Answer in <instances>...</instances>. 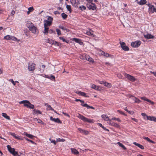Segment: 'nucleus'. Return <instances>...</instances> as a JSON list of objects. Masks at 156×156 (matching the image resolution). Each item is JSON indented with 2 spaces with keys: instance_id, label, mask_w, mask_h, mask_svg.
Returning <instances> with one entry per match:
<instances>
[{
  "instance_id": "1",
  "label": "nucleus",
  "mask_w": 156,
  "mask_h": 156,
  "mask_svg": "<svg viewBox=\"0 0 156 156\" xmlns=\"http://www.w3.org/2000/svg\"><path fill=\"white\" fill-rule=\"evenodd\" d=\"M27 26L29 28V30L31 31L33 33L36 34L38 33L37 29L34 25L32 23L30 22L27 23Z\"/></svg>"
},
{
  "instance_id": "2",
  "label": "nucleus",
  "mask_w": 156,
  "mask_h": 156,
  "mask_svg": "<svg viewBox=\"0 0 156 156\" xmlns=\"http://www.w3.org/2000/svg\"><path fill=\"white\" fill-rule=\"evenodd\" d=\"M19 103L20 104H23L24 106L27 107L31 109H33L34 107V105L31 104L29 101L27 100L21 101L19 102Z\"/></svg>"
},
{
  "instance_id": "3",
  "label": "nucleus",
  "mask_w": 156,
  "mask_h": 156,
  "mask_svg": "<svg viewBox=\"0 0 156 156\" xmlns=\"http://www.w3.org/2000/svg\"><path fill=\"white\" fill-rule=\"evenodd\" d=\"M53 18L51 16H48L47 20H45L44 25L47 26H50L52 22Z\"/></svg>"
},
{
  "instance_id": "4",
  "label": "nucleus",
  "mask_w": 156,
  "mask_h": 156,
  "mask_svg": "<svg viewBox=\"0 0 156 156\" xmlns=\"http://www.w3.org/2000/svg\"><path fill=\"white\" fill-rule=\"evenodd\" d=\"M77 117L78 118L81 119V120H82L84 122H87L89 123H91L93 122L92 120L89 119L80 114H79Z\"/></svg>"
},
{
  "instance_id": "5",
  "label": "nucleus",
  "mask_w": 156,
  "mask_h": 156,
  "mask_svg": "<svg viewBox=\"0 0 156 156\" xmlns=\"http://www.w3.org/2000/svg\"><path fill=\"white\" fill-rule=\"evenodd\" d=\"M4 39L6 40H12L15 41H19L20 40L18 39L16 37L12 36L7 35L4 37Z\"/></svg>"
},
{
  "instance_id": "6",
  "label": "nucleus",
  "mask_w": 156,
  "mask_h": 156,
  "mask_svg": "<svg viewBox=\"0 0 156 156\" xmlns=\"http://www.w3.org/2000/svg\"><path fill=\"white\" fill-rule=\"evenodd\" d=\"M7 147L9 151L13 155L16 156L17 155V152L15 151L14 148H12L9 145H8Z\"/></svg>"
},
{
  "instance_id": "7",
  "label": "nucleus",
  "mask_w": 156,
  "mask_h": 156,
  "mask_svg": "<svg viewBox=\"0 0 156 156\" xmlns=\"http://www.w3.org/2000/svg\"><path fill=\"white\" fill-rule=\"evenodd\" d=\"M124 75L126 78H127L128 80L132 82H134L136 80V79L133 76L126 73H125Z\"/></svg>"
},
{
  "instance_id": "8",
  "label": "nucleus",
  "mask_w": 156,
  "mask_h": 156,
  "mask_svg": "<svg viewBox=\"0 0 156 156\" xmlns=\"http://www.w3.org/2000/svg\"><path fill=\"white\" fill-rule=\"evenodd\" d=\"M141 44V42L140 41H137L132 42L131 45L134 48H137L140 46Z\"/></svg>"
},
{
  "instance_id": "9",
  "label": "nucleus",
  "mask_w": 156,
  "mask_h": 156,
  "mask_svg": "<svg viewBox=\"0 0 156 156\" xmlns=\"http://www.w3.org/2000/svg\"><path fill=\"white\" fill-rule=\"evenodd\" d=\"M87 7L89 9H92L94 10L96 9V6L93 3H89L87 5Z\"/></svg>"
},
{
  "instance_id": "10",
  "label": "nucleus",
  "mask_w": 156,
  "mask_h": 156,
  "mask_svg": "<svg viewBox=\"0 0 156 156\" xmlns=\"http://www.w3.org/2000/svg\"><path fill=\"white\" fill-rule=\"evenodd\" d=\"M35 64L33 63L30 62L28 64V69L30 71H33L35 69Z\"/></svg>"
},
{
  "instance_id": "11",
  "label": "nucleus",
  "mask_w": 156,
  "mask_h": 156,
  "mask_svg": "<svg viewBox=\"0 0 156 156\" xmlns=\"http://www.w3.org/2000/svg\"><path fill=\"white\" fill-rule=\"evenodd\" d=\"M149 6V12L150 13H153L156 12V9L155 8L153 5L151 4L148 5Z\"/></svg>"
},
{
  "instance_id": "12",
  "label": "nucleus",
  "mask_w": 156,
  "mask_h": 156,
  "mask_svg": "<svg viewBox=\"0 0 156 156\" xmlns=\"http://www.w3.org/2000/svg\"><path fill=\"white\" fill-rule=\"evenodd\" d=\"M120 44L121 45V47L123 50L125 51H129V48L126 45L125 43L124 42H120Z\"/></svg>"
},
{
  "instance_id": "13",
  "label": "nucleus",
  "mask_w": 156,
  "mask_h": 156,
  "mask_svg": "<svg viewBox=\"0 0 156 156\" xmlns=\"http://www.w3.org/2000/svg\"><path fill=\"white\" fill-rule=\"evenodd\" d=\"M44 29L43 31L44 35H48L49 33V28L48 26L44 25Z\"/></svg>"
},
{
  "instance_id": "14",
  "label": "nucleus",
  "mask_w": 156,
  "mask_h": 156,
  "mask_svg": "<svg viewBox=\"0 0 156 156\" xmlns=\"http://www.w3.org/2000/svg\"><path fill=\"white\" fill-rule=\"evenodd\" d=\"M50 119L51 120L57 123H61V121L58 118L56 119L52 117L51 116L50 118Z\"/></svg>"
},
{
  "instance_id": "15",
  "label": "nucleus",
  "mask_w": 156,
  "mask_h": 156,
  "mask_svg": "<svg viewBox=\"0 0 156 156\" xmlns=\"http://www.w3.org/2000/svg\"><path fill=\"white\" fill-rule=\"evenodd\" d=\"M78 130L82 133H83L85 135H87L89 134V132L88 131L84 129H83L80 128H78Z\"/></svg>"
},
{
  "instance_id": "16",
  "label": "nucleus",
  "mask_w": 156,
  "mask_h": 156,
  "mask_svg": "<svg viewBox=\"0 0 156 156\" xmlns=\"http://www.w3.org/2000/svg\"><path fill=\"white\" fill-rule=\"evenodd\" d=\"M141 99L143 100L144 101H146L149 102L152 105H154V102L153 101H151L149 99H147L146 97H143L140 98Z\"/></svg>"
},
{
  "instance_id": "17",
  "label": "nucleus",
  "mask_w": 156,
  "mask_h": 156,
  "mask_svg": "<svg viewBox=\"0 0 156 156\" xmlns=\"http://www.w3.org/2000/svg\"><path fill=\"white\" fill-rule=\"evenodd\" d=\"M71 3L75 7L77 6L79 3L78 0H70Z\"/></svg>"
},
{
  "instance_id": "18",
  "label": "nucleus",
  "mask_w": 156,
  "mask_h": 156,
  "mask_svg": "<svg viewBox=\"0 0 156 156\" xmlns=\"http://www.w3.org/2000/svg\"><path fill=\"white\" fill-rule=\"evenodd\" d=\"M144 36L145 38L147 39H153L154 37V36L150 34H145Z\"/></svg>"
},
{
  "instance_id": "19",
  "label": "nucleus",
  "mask_w": 156,
  "mask_h": 156,
  "mask_svg": "<svg viewBox=\"0 0 156 156\" xmlns=\"http://www.w3.org/2000/svg\"><path fill=\"white\" fill-rule=\"evenodd\" d=\"M86 60H87L88 61L90 62H91V63H93L94 62L93 59L92 58L90 57L88 55H86Z\"/></svg>"
},
{
  "instance_id": "20",
  "label": "nucleus",
  "mask_w": 156,
  "mask_h": 156,
  "mask_svg": "<svg viewBox=\"0 0 156 156\" xmlns=\"http://www.w3.org/2000/svg\"><path fill=\"white\" fill-rule=\"evenodd\" d=\"M71 152L75 155L78 154H79V151H77L76 149L74 148H71Z\"/></svg>"
},
{
  "instance_id": "21",
  "label": "nucleus",
  "mask_w": 156,
  "mask_h": 156,
  "mask_svg": "<svg viewBox=\"0 0 156 156\" xmlns=\"http://www.w3.org/2000/svg\"><path fill=\"white\" fill-rule=\"evenodd\" d=\"M33 115H38L39 114H41V112L39 110H36L35 109H34L33 111Z\"/></svg>"
},
{
  "instance_id": "22",
  "label": "nucleus",
  "mask_w": 156,
  "mask_h": 156,
  "mask_svg": "<svg viewBox=\"0 0 156 156\" xmlns=\"http://www.w3.org/2000/svg\"><path fill=\"white\" fill-rule=\"evenodd\" d=\"M147 120L156 122V117L154 116H149Z\"/></svg>"
},
{
  "instance_id": "23",
  "label": "nucleus",
  "mask_w": 156,
  "mask_h": 156,
  "mask_svg": "<svg viewBox=\"0 0 156 156\" xmlns=\"http://www.w3.org/2000/svg\"><path fill=\"white\" fill-rule=\"evenodd\" d=\"M101 117L105 121H111V120L109 119V117L105 115H101Z\"/></svg>"
},
{
  "instance_id": "24",
  "label": "nucleus",
  "mask_w": 156,
  "mask_h": 156,
  "mask_svg": "<svg viewBox=\"0 0 156 156\" xmlns=\"http://www.w3.org/2000/svg\"><path fill=\"white\" fill-rule=\"evenodd\" d=\"M46 42L48 43L51 44H54L55 43H57V42L56 41H53L51 39H48L47 40H46Z\"/></svg>"
},
{
  "instance_id": "25",
  "label": "nucleus",
  "mask_w": 156,
  "mask_h": 156,
  "mask_svg": "<svg viewBox=\"0 0 156 156\" xmlns=\"http://www.w3.org/2000/svg\"><path fill=\"white\" fill-rule=\"evenodd\" d=\"M133 144L137 146L139 148H140L142 149H144V147L143 146L140 144H139L137 143L136 142H134L133 143Z\"/></svg>"
},
{
  "instance_id": "26",
  "label": "nucleus",
  "mask_w": 156,
  "mask_h": 156,
  "mask_svg": "<svg viewBox=\"0 0 156 156\" xmlns=\"http://www.w3.org/2000/svg\"><path fill=\"white\" fill-rule=\"evenodd\" d=\"M91 87L95 90H99L100 87L97 86L94 84H92Z\"/></svg>"
},
{
  "instance_id": "27",
  "label": "nucleus",
  "mask_w": 156,
  "mask_h": 156,
  "mask_svg": "<svg viewBox=\"0 0 156 156\" xmlns=\"http://www.w3.org/2000/svg\"><path fill=\"white\" fill-rule=\"evenodd\" d=\"M82 105L83 107H86L87 109L91 108L93 109H95V108L92 106H89L87 104H85L84 105L82 104Z\"/></svg>"
},
{
  "instance_id": "28",
  "label": "nucleus",
  "mask_w": 156,
  "mask_h": 156,
  "mask_svg": "<svg viewBox=\"0 0 156 156\" xmlns=\"http://www.w3.org/2000/svg\"><path fill=\"white\" fill-rule=\"evenodd\" d=\"M73 40L76 42L79 43L81 45L83 44V42L81 41L80 40L78 39L77 38H73Z\"/></svg>"
},
{
  "instance_id": "29",
  "label": "nucleus",
  "mask_w": 156,
  "mask_h": 156,
  "mask_svg": "<svg viewBox=\"0 0 156 156\" xmlns=\"http://www.w3.org/2000/svg\"><path fill=\"white\" fill-rule=\"evenodd\" d=\"M24 134L25 135L27 136L30 139H32L34 137V136L33 135L28 134L24 132Z\"/></svg>"
},
{
  "instance_id": "30",
  "label": "nucleus",
  "mask_w": 156,
  "mask_h": 156,
  "mask_svg": "<svg viewBox=\"0 0 156 156\" xmlns=\"http://www.w3.org/2000/svg\"><path fill=\"white\" fill-rule=\"evenodd\" d=\"M2 116L6 119L9 120H10V117L9 116H8L6 113H2Z\"/></svg>"
},
{
  "instance_id": "31",
  "label": "nucleus",
  "mask_w": 156,
  "mask_h": 156,
  "mask_svg": "<svg viewBox=\"0 0 156 156\" xmlns=\"http://www.w3.org/2000/svg\"><path fill=\"white\" fill-rule=\"evenodd\" d=\"M100 51L101 52V54L106 57H108L110 56V55L108 53H105L103 51L100 50Z\"/></svg>"
},
{
  "instance_id": "32",
  "label": "nucleus",
  "mask_w": 156,
  "mask_h": 156,
  "mask_svg": "<svg viewBox=\"0 0 156 156\" xmlns=\"http://www.w3.org/2000/svg\"><path fill=\"white\" fill-rule=\"evenodd\" d=\"M46 77L51 80H55V76L53 75H51V76H46Z\"/></svg>"
},
{
  "instance_id": "33",
  "label": "nucleus",
  "mask_w": 156,
  "mask_h": 156,
  "mask_svg": "<svg viewBox=\"0 0 156 156\" xmlns=\"http://www.w3.org/2000/svg\"><path fill=\"white\" fill-rule=\"evenodd\" d=\"M143 139H144L145 140H147L148 142H150V143H153V144H154L155 143V142L154 141H152V140H151L148 137H145V136H144L143 137Z\"/></svg>"
},
{
  "instance_id": "34",
  "label": "nucleus",
  "mask_w": 156,
  "mask_h": 156,
  "mask_svg": "<svg viewBox=\"0 0 156 156\" xmlns=\"http://www.w3.org/2000/svg\"><path fill=\"white\" fill-rule=\"evenodd\" d=\"M117 144H118L120 147L123 148V149L125 150L126 149V148L125 147V146L120 142H118Z\"/></svg>"
},
{
  "instance_id": "35",
  "label": "nucleus",
  "mask_w": 156,
  "mask_h": 156,
  "mask_svg": "<svg viewBox=\"0 0 156 156\" xmlns=\"http://www.w3.org/2000/svg\"><path fill=\"white\" fill-rule=\"evenodd\" d=\"M86 34L89 36H92L93 35V31L90 29L89 31H87L86 32Z\"/></svg>"
},
{
  "instance_id": "36",
  "label": "nucleus",
  "mask_w": 156,
  "mask_h": 156,
  "mask_svg": "<svg viewBox=\"0 0 156 156\" xmlns=\"http://www.w3.org/2000/svg\"><path fill=\"white\" fill-rule=\"evenodd\" d=\"M28 11L27 12V14H29L30 13L32 12L34 10V8L33 7H31L29 8H28Z\"/></svg>"
},
{
  "instance_id": "37",
  "label": "nucleus",
  "mask_w": 156,
  "mask_h": 156,
  "mask_svg": "<svg viewBox=\"0 0 156 156\" xmlns=\"http://www.w3.org/2000/svg\"><path fill=\"white\" fill-rule=\"evenodd\" d=\"M35 121H37L38 123H41L42 125H44L45 124V123L40 119H38L36 118L35 119Z\"/></svg>"
},
{
  "instance_id": "38",
  "label": "nucleus",
  "mask_w": 156,
  "mask_h": 156,
  "mask_svg": "<svg viewBox=\"0 0 156 156\" xmlns=\"http://www.w3.org/2000/svg\"><path fill=\"white\" fill-rule=\"evenodd\" d=\"M104 84L105 86L109 88L111 87L112 86V85L111 83L108 82H105Z\"/></svg>"
},
{
  "instance_id": "39",
  "label": "nucleus",
  "mask_w": 156,
  "mask_h": 156,
  "mask_svg": "<svg viewBox=\"0 0 156 156\" xmlns=\"http://www.w3.org/2000/svg\"><path fill=\"white\" fill-rule=\"evenodd\" d=\"M141 115L143 116V117L144 119H148V117L149 116H147L145 113H142L141 114Z\"/></svg>"
},
{
  "instance_id": "40",
  "label": "nucleus",
  "mask_w": 156,
  "mask_h": 156,
  "mask_svg": "<svg viewBox=\"0 0 156 156\" xmlns=\"http://www.w3.org/2000/svg\"><path fill=\"white\" fill-rule=\"evenodd\" d=\"M146 3V0H141L139 2V4L140 5H143L145 4Z\"/></svg>"
},
{
  "instance_id": "41",
  "label": "nucleus",
  "mask_w": 156,
  "mask_h": 156,
  "mask_svg": "<svg viewBox=\"0 0 156 156\" xmlns=\"http://www.w3.org/2000/svg\"><path fill=\"white\" fill-rule=\"evenodd\" d=\"M80 55V58L83 60H86V55Z\"/></svg>"
},
{
  "instance_id": "42",
  "label": "nucleus",
  "mask_w": 156,
  "mask_h": 156,
  "mask_svg": "<svg viewBox=\"0 0 156 156\" xmlns=\"http://www.w3.org/2000/svg\"><path fill=\"white\" fill-rule=\"evenodd\" d=\"M66 7L68 10L69 11V12L71 13L72 12L71 6L70 5H66Z\"/></svg>"
},
{
  "instance_id": "43",
  "label": "nucleus",
  "mask_w": 156,
  "mask_h": 156,
  "mask_svg": "<svg viewBox=\"0 0 156 156\" xmlns=\"http://www.w3.org/2000/svg\"><path fill=\"white\" fill-rule=\"evenodd\" d=\"M45 67V66L44 65H42L41 66L42 69L41 70H39L40 73H43L44 72Z\"/></svg>"
},
{
  "instance_id": "44",
  "label": "nucleus",
  "mask_w": 156,
  "mask_h": 156,
  "mask_svg": "<svg viewBox=\"0 0 156 156\" xmlns=\"http://www.w3.org/2000/svg\"><path fill=\"white\" fill-rule=\"evenodd\" d=\"M112 126H115L117 128H119V127H120L119 126L118 124H117L116 123H115L114 122H113V123H112Z\"/></svg>"
},
{
  "instance_id": "45",
  "label": "nucleus",
  "mask_w": 156,
  "mask_h": 156,
  "mask_svg": "<svg viewBox=\"0 0 156 156\" xmlns=\"http://www.w3.org/2000/svg\"><path fill=\"white\" fill-rule=\"evenodd\" d=\"M61 15L62 18L64 19H66L67 16V15L64 12Z\"/></svg>"
},
{
  "instance_id": "46",
  "label": "nucleus",
  "mask_w": 156,
  "mask_h": 156,
  "mask_svg": "<svg viewBox=\"0 0 156 156\" xmlns=\"http://www.w3.org/2000/svg\"><path fill=\"white\" fill-rule=\"evenodd\" d=\"M65 141V139H60V138H58L56 140V141L57 142H64Z\"/></svg>"
},
{
  "instance_id": "47",
  "label": "nucleus",
  "mask_w": 156,
  "mask_h": 156,
  "mask_svg": "<svg viewBox=\"0 0 156 156\" xmlns=\"http://www.w3.org/2000/svg\"><path fill=\"white\" fill-rule=\"evenodd\" d=\"M47 109L48 110H54L53 109V108L51 107L50 105H47Z\"/></svg>"
},
{
  "instance_id": "48",
  "label": "nucleus",
  "mask_w": 156,
  "mask_h": 156,
  "mask_svg": "<svg viewBox=\"0 0 156 156\" xmlns=\"http://www.w3.org/2000/svg\"><path fill=\"white\" fill-rule=\"evenodd\" d=\"M112 119L114 120H116L119 122H121V120L119 118H116L115 117H113Z\"/></svg>"
},
{
  "instance_id": "49",
  "label": "nucleus",
  "mask_w": 156,
  "mask_h": 156,
  "mask_svg": "<svg viewBox=\"0 0 156 156\" xmlns=\"http://www.w3.org/2000/svg\"><path fill=\"white\" fill-rule=\"evenodd\" d=\"M59 28L60 29H62V30H66L67 31V29L66 28L64 27L63 26H59Z\"/></svg>"
},
{
  "instance_id": "50",
  "label": "nucleus",
  "mask_w": 156,
  "mask_h": 156,
  "mask_svg": "<svg viewBox=\"0 0 156 156\" xmlns=\"http://www.w3.org/2000/svg\"><path fill=\"white\" fill-rule=\"evenodd\" d=\"M80 95L85 96V97H87V96H86V93H85L80 91Z\"/></svg>"
},
{
  "instance_id": "51",
  "label": "nucleus",
  "mask_w": 156,
  "mask_h": 156,
  "mask_svg": "<svg viewBox=\"0 0 156 156\" xmlns=\"http://www.w3.org/2000/svg\"><path fill=\"white\" fill-rule=\"evenodd\" d=\"M141 102V101L139 99L137 98H136V100L135 101V102L136 103H139Z\"/></svg>"
},
{
  "instance_id": "52",
  "label": "nucleus",
  "mask_w": 156,
  "mask_h": 156,
  "mask_svg": "<svg viewBox=\"0 0 156 156\" xmlns=\"http://www.w3.org/2000/svg\"><path fill=\"white\" fill-rule=\"evenodd\" d=\"M80 9L82 11L85 10L86 9V7L83 5L80 6Z\"/></svg>"
},
{
  "instance_id": "53",
  "label": "nucleus",
  "mask_w": 156,
  "mask_h": 156,
  "mask_svg": "<svg viewBox=\"0 0 156 156\" xmlns=\"http://www.w3.org/2000/svg\"><path fill=\"white\" fill-rule=\"evenodd\" d=\"M56 31L57 33V34L58 35H61V31H60V30L58 29H56Z\"/></svg>"
},
{
  "instance_id": "54",
  "label": "nucleus",
  "mask_w": 156,
  "mask_h": 156,
  "mask_svg": "<svg viewBox=\"0 0 156 156\" xmlns=\"http://www.w3.org/2000/svg\"><path fill=\"white\" fill-rule=\"evenodd\" d=\"M25 139L27 140V141H28L30 142L32 144H36V143H35L33 141L31 140H30L29 139H28L27 138H25Z\"/></svg>"
},
{
  "instance_id": "55",
  "label": "nucleus",
  "mask_w": 156,
  "mask_h": 156,
  "mask_svg": "<svg viewBox=\"0 0 156 156\" xmlns=\"http://www.w3.org/2000/svg\"><path fill=\"white\" fill-rule=\"evenodd\" d=\"M129 98H131V99L133 100H134V101H135V100H136V97H134L132 95L129 96Z\"/></svg>"
},
{
  "instance_id": "56",
  "label": "nucleus",
  "mask_w": 156,
  "mask_h": 156,
  "mask_svg": "<svg viewBox=\"0 0 156 156\" xmlns=\"http://www.w3.org/2000/svg\"><path fill=\"white\" fill-rule=\"evenodd\" d=\"M9 81L11 82L14 85H15L16 83H15V82L13 81V80L12 79H10L9 80Z\"/></svg>"
},
{
  "instance_id": "57",
  "label": "nucleus",
  "mask_w": 156,
  "mask_h": 156,
  "mask_svg": "<svg viewBox=\"0 0 156 156\" xmlns=\"http://www.w3.org/2000/svg\"><path fill=\"white\" fill-rule=\"evenodd\" d=\"M59 38L60 39L62 40L63 41H65L67 43H68L67 41H66L65 39L63 37H59Z\"/></svg>"
},
{
  "instance_id": "58",
  "label": "nucleus",
  "mask_w": 156,
  "mask_h": 156,
  "mask_svg": "<svg viewBox=\"0 0 156 156\" xmlns=\"http://www.w3.org/2000/svg\"><path fill=\"white\" fill-rule=\"evenodd\" d=\"M49 32L50 33V34H52V33H55V31H54L53 30H52V29H50L49 30Z\"/></svg>"
},
{
  "instance_id": "59",
  "label": "nucleus",
  "mask_w": 156,
  "mask_h": 156,
  "mask_svg": "<svg viewBox=\"0 0 156 156\" xmlns=\"http://www.w3.org/2000/svg\"><path fill=\"white\" fill-rule=\"evenodd\" d=\"M15 138L17 140H22L21 137L19 136H16Z\"/></svg>"
},
{
  "instance_id": "60",
  "label": "nucleus",
  "mask_w": 156,
  "mask_h": 156,
  "mask_svg": "<svg viewBox=\"0 0 156 156\" xmlns=\"http://www.w3.org/2000/svg\"><path fill=\"white\" fill-rule=\"evenodd\" d=\"M9 133L15 138L16 136V134H15L14 133H12L10 132Z\"/></svg>"
},
{
  "instance_id": "61",
  "label": "nucleus",
  "mask_w": 156,
  "mask_h": 156,
  "mask_svg": "<svg viewBox=\"0 0 156 156\" xmlns=\"http://www.w3.org/2000/svg\"><path fill=\"white\" fill-rule=\"evenodd\" d=\"M131 119L136 122H138L137 119L134 118H131Z\"/></svg>"
},
{
  "instance_id": "62",
  "label": "nucleus",
  "mask_w": 156,
  "mask_h": 156,
  "mask_svg": "<svg viewBox=\"0 0 156 156\" xmlns=\"http://www.w3.org/2000/svg\"><path fill=\"white\" fill-rule=\"evenodd\" d=\"M99 82V83H100V84H104V83L105 82H104L103 81H100L99 80H97Z\"/></svg>"
},
{
  "instance_id": "63",
  "label": "nucleus",
  "mask_w": 156,
  "mask_h": 156,
  "mask_svg": "<svg viewBox=\"0 0 156 156\" xmlns=\"http://www.w3.org/2000/svg\"><path fill=\"white\" fill-rule=\"evenodd\" d=\"M102 128L104 130H105V131H109V130H108V129H106L105 127H104V126H103V127H102Z\"/></svg>"
},
{
  "instance_id": "64",
  "label": "nucleus",
  "mask_w": 156,
  "mask_h": 156,
  "mask_svg": "<svg viewBox=\"0 0 156 156\" xmlns=\"http://www.w3.org/2000/svg\"><path fill=\"white\" fill-rule=\"evenodd\" d=\"M150 72L152 73H153L154 76L156 77V72H152L151 71Z\"/></svg>"
}]
</instances>
